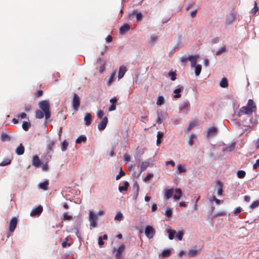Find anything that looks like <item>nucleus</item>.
I'll list each match as a JSON object with an SVG mask.
<instances>
[{"label": "nucleus", "mask_w": 259, "mask_h": 259, "mask_svg": "<svg viewBox=\"0 0 259 259\" xmlns=\"http://www.w3.org/2000/svg\"><path fill=\"white\" fill-rule=\"evenodd\" d=\"M256 106L252 100L249 99L248 101L247 105L241 108L239 111V115L240 116L247 114H251L253 112L256 110Z\"/></svg>", "instance_id": "1"}, {"label": "nucleus", "mask_w": 259, "mask_h": 259, "mask_svg": "<svg viewBox=\"0 0 259 259\" xmlns=\"http://www.w3.org/2000/svg\"><path fill=\"white\" fill-rule=\"evenodd\" d=\"M39 107L44 112L46 119L47 120L51 117L50 103L47 100H42L38 103Z\"/></svg>", "instance_id": "2"}, {"label": "nucleus", "mask_w": 259, "mask_h": 259, "mask_svg": "<svg viewBox=\"0 0 259 259\" xmlns=\"http://www.w3.org/2000/svg\"><path fill=\"white\" fill-rule=\"evenodd\" d=\"M97 215L94 213L92 211H89V221L90 226L95 228L97 225Z\"/></svg>", "instance_id": "3"}, {"label": "nucleus", "mask_w": 259, "mask_h": 259, "mask_svg": "<svg viewBox=\"0 0 259 259\" xmlns=\"http://www.w3.org/2000/svg\"><path fill=\"white\" fill-rule=\"evenodd\" d=\"M145 234L146 237L150 239L153 238L155 234V229L151 226H147L145 229Z\"/></svg>", "instance_id": "4"}, {"label": "nucleus", "mask_w": 259, "mask_h": 259, "mask_svg": "<svg viewBox=\"0 0 259 259\" xmlns=\"http://www.w3.org/2000/svg\"><path fill=\"white\" fill-rule=\"evenodd\" d=\"M80 97L76 93L73 95V100H72V106L73 109L77 111L78 110L80 106Z\"/></svg>", "instance_id": "5"}, {"label": "nucleus", "mask_w": 259, "mask_h": 259, "mask_svg": "<svg viewBox=\"0 0 259 259\" xmlns=\"http://www.w3.org/2000/svg\"><path fill=\"white\" fill-rule=\"evenodd\" d=\"M217 133V128L214 126H211L207 129L205 132V135L207 138H210L216 135Z\"/></svg>", "instance_id": "6"}, {"label": "nucleus", "mask_w": 259, "mask_h": 259, "mask_svg": "<svg viewBox=\"0 0 259 259\" xmlns=\"http://www.w3.org/2000/svg\"><path fill=\"white\" fill-rule=\"evenodd\" d=\"M18 224V219L16 217H13L10 221L9 227V231L11 233L13 232Z\"/></svg>", "instance_id": "7"}, {"label": "nucleus", "mask_w": 259, "mask_h": 259, "mask_svg": "<svg viewBox=\"0 0 259 259\" xmlns=\"http://www.w3.org/2000/svg\"><path fill=\"white\" fill-rule=\"evenodd\" d=\"M108 120L107 117L103 118L102 121L98 124V128L99 131H103L106 127Z\"/></svg>", "instance_id": "8"}, {"label": "nucleus", "mask_w": 259, "mask_h": 259, "mask_svg": "<svg viewBox=\"0 0 259 259\" xmlns=\"http://www.w3.org/2000/svg\"><path fill=\"white\" fill-rule=\"evenodd\" d=\"M43 210V207L41 205H39L37 207L34 208L30 212V215L34 217L36 215H39Z\"/></svg>", "instance_id": "9"}, {"label": "nucleus", "mask_w": 259, "mask_h": 259, "mask_svg": "<svg viewBox=\"0 0 259 259\" xmlns=\"http://www.w3.org/2000/svg\"><path fill=\"white\" fill-rule=\"evenodd\" d=\"M32 164L35 167H39L42 165V163L37 155H34L32 158Z\"/></svg>", "instance_id": "10"}, {"label": "nucleus", "mask_w": 259, "mask_h": 259, "mask_svg": "<svg viewBox=\"0 0 259 259\" xmlns=\"http://www.w3.org/2000/svg\"><path fill=\"white\" fill-rule=\"evenodd\" d=\"M55 145L54 141H50L47 145L46 151L48 154L52 153L53 152V147Z\"/></svg>", "instance_id": "11"}, {"label": "nucleus", "mask_w": 259, "mask_h": 259, "mask_svg": "<svg viewBox=\"0 0 259 259\" xmlns=\"http://www.w3.org/2000/svg\"><path fill=\"white\" fill-rule=\"evenodd\" d=\"M199 58V55L190 56L188 57V60L191 62L192 67H194L196 65L197 60Z\"/></svg>", "instance_id": "12"}, {"label": "nucleus", "mask_w": 259, "mask_h": 259, "mask_svg": "<svg viewBox=\"0 0 259 259\" xmlns=\"http://www.w3.org/2000/svg\"><path fill=\"white\" fill-rule=\"evenodd\" d=\"M126 71V67L124 66H121L119 68L118 78V79H121L122 78Z\"/></svg>", "instance_id": "13"}, {"label": "nucleus", "mask_w": 259, "mask_h": 259, "mask_svg": "<svg viewBox=\"0 0 259 259\" xmlns=\"http://www.w3.org/2000/svg\"><path fill=\"white\" fill-rule=\"evenodd\" d=\"M125 249V246L121 244L117 250V252L115 254V257L117 259H120L122 251Z\"/></svg>", "instance_id": "14"}, {"label": "nucleus", "mask_w": 259, "mask_h": 259, "mask_svg": "<svg viewBox=\"0 0 259 259\" xmlns=\"http://www.w3.org/2000/svg\"><path fill=\"white\" fill-rule=\"evenodd\" d=\"M175 191L176 194L173 196L174 199L179 200L182 196V190L180 188H176L175 189Z\"/></svg>", "instance_id": "15"}, {"label": "nucleus", "mask_w": 259, "mask_h": 259, "mask_svg": "<svg viewBox=\"0 0 259 259\" xmlns=\"http://www.w3.org/2000/svg\"><path fill=\"white\" fill-rule=\"evenodd\" d=\"M130 25L128 24H124L120 28V33L123 34L130 29Z\"/></svg>", "instance_id": "16"}, {"label": "nucleus", "mask_w": 259, "mask_h": 259, "mask_svg": "<svg viewBox=\"0 0 259 259\" xmlns=\"http://www.w3.org/2000/svg\"><path fill=\"white\" fill-rule=\"evenodd\" d=\"M24 146L21 144L16 149V153L18 155H22L24 152Z\"/></svg>", "instance_id": "17"}, {"label": "nucleus", "mask_w": 259, "mask_h": 259, "mask_svg": "<svg viewBox=\"0 0 259 259\" xmlns=\"http://www.w3.org/2000/svg\"><path fill=\"white\" fill-rule=\"evenodd\" d=\"M235 143H233L229 146L224 148L222 151L223 152H232L235 149Z\"/></svg>", "instance_id": "18"}, {"label": "nucleus", "mask_w": 259, "mask_h": 259, "mask_svg": "<svg viewBox=\"0 0 259 259\" xmlns=\"http://www.w3.org/2000/svg\"><path fill=\"white\" fill-rule=\"evenodd\" d=\"M174 191H175V190L173 188H171V189L166 190V191L165 192V198L167 199H168L170 198H171L172 196Z\"/></svg>", "instance_id": "19"}, {"label": "nucleus", "mask_w": 259, "mask_h": 259, "mask_svg": "<svg viewBox=\"0 0 259 259\" xmlns=\"http://www.w3.org/2000/svg\"><path fill=\"white\" fill-rule=\"evenodd\" d=\"M84 119L85 121V124L87 125H89L91 123L92 121V115L90 113H87Z\"/></svg>", "instance_id": "20"}, {"label": "nucleus", "mask_w": 259, "mask_h": 259, "mask_svg": "<svg viewBox=\"0 0 259 259\" xmlns=\"http://www.w3.org/2000/svg\"><path fill=\"white\" fill-rule=\"evenodd\" d=\"M167 232L168 233V238L170 240H172L176 233V231L174 230H172L171 228H169L167 229Z\"/></svg>", "instance_id": "21"}, {"label": "nucleus", "mask_w": 259, "mask_h": 259, "mask_svg": "<svg viewBox=\"0 0 259 259\" xmlns=\"http://www.w3.org/2000/svg\"><path fill=\"white\" fill-rule=\"evenodd\" d=\"M45 115L44 112L40 110H37L35 111V117L37 119H41Z\"/></svg>", "instance_id": "22"}, {"label": "nucleus", "mask_w": 259, "mask_h": 259, "mask_svg": "<svg viewBox=\"0 0 259 259\" xmlns=\"http://www.w3.org/2000/svg\"><path fill=\"white\" fill-rule=\"evenodd\" d=\"M48 185L49 182L48 181H46L43 183H40L39 184V188L44 190H47L48 189Z\"/></svg>", "instance_id": "23"}, {"label": "nucleus", "mask_w": 259, "mask_h": 259, "mask_svg": "<svg viewBox=\"0 0 259 259\" xmlns=\"http://www.w3.org/2000/svg\"><path fill=\"white\" fill-rule=\"evenodd\" d=\"M220 85L222 88H227L228 87V80L226 78L224 77L222 79V80H221L220 83Z\"/></svg>", "instance_id": "24"}, {"label": "nucleus", "mask_w": 259, "mask_h": 259, "mask_svg": "<svg viewBox=\"0 0 259 259\" xmlns=\"http://www.w3.org/2000/svg\"><path fill=\"white\" fill-rule=\"evenodd\" d=\"M128 186H129V183H128V182L125 181L124 183L123 186H119L118 190L120 192H121L123 191H126L127 190Z\"/></svg>", "instance_id": "25"}, {"label": "nucleus", "mask_w": 259, "mask_h": 259, "mask_svg": "<svg viewBox=\"0 0 259 259\" xmlns=\"http://www.w3.org/2000/svg\"><path fill=\"white\" fill-rule=\"evenodd\" d=\"M163 136V133L161 132H158L157 134V140H156V144L157 145H159L161 143V139Z\"/></svg>", "instance_id": "26"}, {"label": "nucleus", "mask_w": 259, "mask_h": 259, "mask_svg": "<svg viewBox=\"0 0 259 259\" xmlns=\"http://www.w3.org/2000/svg\"><path fill=\"white\" fill-rule=\"evenodd\" d=\"M149 165V162L147 161L143 162L141 165L140 170L141 171L145 170Z\"/></svg>", "instance_id": "27"}, {"label": "nucleus", "mask_w": 259, "mask_h": 259, "mask_svg": "<svg viewBox=\"0 0 259 259\" xmlns=\"http://www.w3.org/2000/svg\"><path fill=\"white\" fill-rule=\"evenodd\" d=\"M11 162V159L10 158H6L4 159L1 163L0 166H4L10 164Z\"/></svg>", "instance_id": "28"}, {"label": "nucleus", "mask_w": 259, "mask_h": 259, "mask_svg": "<svg viewBox=\"0 0 259 259\" xmlns=\"http://www.w3.org/2000/svg\"><path fill=\"white\" fill-rule=\"evenodd\" d=\"M217 183L219 185V187L217 190V194L218 195H221L223 192V185L220 181H218Z\"/></svg>", "instance_id": "29"}, {"label": "nucleus", "mask_w": 259, "mask_h": 259, "mask_svg": "<svg viewBox=\"0 0 259 259\" xmlns=\"http://www.w3.org/2000/svg\"><path fill=\"white\" fill-rule=\"evenodd\" d=\"M1 140L3 142H5V141H9L11 139L10 137L8 134H7L6 133H2V135H1Z\"/></svg>", "instance_id": "30"}, {"label": "nucleus", "mask_w": 259, "mask_h": 259, "mask_svg": "<svg viewBox=\"0 0 259 259\" xmlns=\"http://www.w3.org/2000/svg\"><path fill=\"white\" fill-rule=\"evenodd\" d=\"M196 138L195 134H192L189 138L188 144L190 146H192L194 144V139Z\"/></svg>", "instance_id": "31"}, {"label": "nucleus", "mask_w": 259, "mask_h": 259, "mask_svg": "<svg viewBox=\"0 0 259 259\" xmlns=\"http://www.w3.org/2000/svg\"><path fill=\"white\" fill-rule=\"evenodd\" d=\"M196 125V122H189V124L188 125V126L187 128L185 130V132L186 133L189 132L191 129L194 127Z\"/></svg>", "instance_id": "32"}, {"label": "nucleus", "mask_w": 259, "mask_h": 259, "mask_svg": "<svg viewBox=\"0 0 259 259\" xmlns=\"http://www.w3.org/2000/svg\"><path fill=\"white\" fill-rule=\"evenodd\" d=\"M195 74L196 76H198L201 72V65H196L195 67Z\"/></svg>", "instance_id": "33"}, {"label": "nucleus", "mask_w": 259, "mask_h": 259, "mask_svg": "<svg viewBox=\"0 0 259 259\" xmlns=\"http://www.w3.org/2000/svg\"><path fill=\"white\" fill-rule=\"evenodd\" d=\"M31 126L30 122L24 121L22 124V128L25 131H27Z\"/></svg>", "instance_id": "34"}, {"label": "nucleus", "mask_w": 259, "mask_h": 259, "mask_svg": "<svg viewBox=\"0 0 259 259\" xmlns=\"http://www.w3.org/2000/svg\"><path fill=\"white\" fill-rule=\"evenodd\" d=\"M164 119V115L163 113L158 114V116L156 122L158 124H161Z\"/></svg>", "instance_id": "35"}, {"label": "nucleus", "mask_w": 259, "mask_h": 259, "mask_svg": "<svg viewBox=\"0 0 259 259\" xmlns=\"http://www.w3.org/2000/svg\"><path fill=\"white\" fill-rule=\"evenodd\" d=\"M164 97L162 96H159L158 97V99H157V100L156 102V104L157 105L161 106L164 104Z\"/></svg>", "instance_id": "36"}, {"label": "nucleus", "mask_w": 259, "mask_h": 259, "mask_svg": "<svg viewBox=\"0 0 259 259\" xmlns=\"http://www.w3.org/2000/svg\"><path fill=\"white\" fill-rule=\"evenodd\" d=\"M170 254H171V251L170 250L165 249V250H163V251L161 253V255L163 257H167L170 256Z\"/></svg>", "instance_id": "37"}, {"label": "nucleus", "mask_w": 259, "mask_h": 259, "mask_svg": "<svg viewBox=\"0 0 259 259\" xmlns=\"http://www.w3.org/2000/svg\"><path fill=\"white\" fill-rule=\"evenodd\" d=\"M245 175H246V172L244 170H240L237 172V176L240 179L244 178L245 177Z\"/></svg>", "instance_id": "38"}, {"label": "nucleus", "mask_w": 259, "mask_h": 259, "mask_svg": "<svg viewBox=\"0 0 259 259\" xmlns=\"http://www.w3.org/2000/svg\"><path fill=\"white\" fill-rule=\"evenodd\" d=\"M87 141V137L85 136H80L78 137L76 140V143H80L82 142H85Z\"/></svg>", "instance_id": "39"}, {"label": "nucleus", "mask_w": 259, "mask_h": 259, "mask_svg": "<svg viewBox=\"0 0 259 259\" xmlns=\"http://www.w3.org/2000/svg\"><path fill=\"white\" fill-rule=\"evenodd\" d=\"M181 92V89L180 88L176 89L174 90V93L176 94L174 95V97L175 98H179L181 97V95L180 94Z\"/></svg>", "instance_id": "40"}, {"label": "nucleus", "mask_w": 259, "mask_h": 259, "mask_svg": "<svg viewBox=\"0 0 259 259\" xmlns=\"http://www.w3.org/2000/svg\"><path fill=\"white\" fill-rule=\"evenodd\" d=\"M98 61L101 64L99 68V71L101 73H103L105 69V63L103 62L101 59H99Z\"/></svg>", "instance_id": "41"}, {"label": "nucleus", "mask_w": 259, "mask_h": 259, "mask_svg": "<svg viewBox=\"0 0 259 259\" xmlns=\"http://www.w3.org/2000/svg\"><path fill=\"white\" fill-rule=\"evenodd\" d=\"M178 171L179 172H185L186 171V169L185 166L181 164H178L177 165Z\"/></svg>", "instance_id": "42"}, {"label": "nucleus", "mask_w": 259, "mask_h": 259, "mask_svg": "<svg viewBox=\"0 0 259 259\" xmlns=\"http://www.w3.org/2000/svg\"><path fill=\"white\" fill-rule=\"evenodd\" d=\"M115 75L116 73L115 71L112 72L110 75V76L108 80V83L109 85H110L114 81Z\"/></svg>", "instance_id": "43"}, {"label": "nucleus", "mask_w": 259, "mask_h": 259, "mask_svg": "<svg viewBox=\"0 0 259 259\" xmlns=\"http://www.w3.org/2000/svg\"><path fill=\"white\" fill-rule=\"evenodd\" d=\"M172 214V212L171 209L169 207H167L165 211V215L168 218H170L171 217Z\"/></svg>", "instance_id": "44"}, {"label": "nucleus", "mask_w": 259, "mask_h": 259, "mask_svg": "<svg viewBox=\"0 0 259 259\" xmlns=\"http://www.w3.org/2000/svg\"><path fill=\"white\" fill-rule=\"evenodd\" d=\"M123 219V215L121 212H118L114 218V220L120 221Z\"/></svg>", "instance_id": "45"}, {"label": "nucleus", "mask_w": 259, "mask_h": 259, "mask_svg": "<svg viewBox=\"0 0 259 259\" xmlns=\"http://www.w3.org/2000/svg\"><path fill=\"white\" fill-rule=\"evenodd\" d=\"M183 235H184L183 231H180L177 233L176 237L177 238L178 240L181 241L183 239Z\"/></svg>", "instance_id": "46"}, {"label": "nucleus", "mask_w": 259, "mask_h": 259, "mask_svg": "<svg viewBox=\"0 0 259 259\" xmlns=\"http://www.w3.org/2000/svg\"><path fill=\"white\" fill-rule=\"evenodd\" d=\"M125 173L122 170V168H120L119 174L116 176V180H118L121 178V177L124 176Z\"/></svg>", "instance_id": "47"}, {"label": "nucleus", "mask_w": 259, "mask_h": 259, "mask_svg": "<svg viewBox=\"0 0 259 259\" xmlns=\"http://www.w3.org/2000/svg\"><path fill=\"white\" fill-rule=\"evenodd\" d=\"M133 188L136 191V196L139 194L140 187L137 182H135L133 184Z\"/></svg>", "instance_id": "48"}, {"label": "nucleus", "mask_w": 259, "mask_h": 259, "mask_svg": "<svg viewBox=\"0 0 259 259\" xmlns=\"http://www.w3.org/2000/svg\"><path fill=\"white\" fill-rule=\"evenodd\" d=\"M68 144L66 141H64L61 145V150L63 151L66 150Z\"/></svg>", "instance_id": "49"}, {"label": "nucleus", "mask_w": 259, "mask_h": 259, "mask_svg": "<svg viewBox=\"0 0 259 259\" xmlns=\"http://www.w3.org/2000/svg\"><path fill=\"white\" fill-rule=\"evenodd\" d=\"M72 219H73L72 216L68 215L67 214H64L63 215V218H62V220L63 221H71Z\"/></svg>", "instance_id": "50"}, {"label": "nucleus", "mask_w": 259, "mask_h": 259, "mask_svg": "<svg viewBox=\"0 0 259 259\" xmlns=\"http://www.w3.org/2000/svg\"><path fill=\"white\" fill-rule=\"evenodd\" d=\"M168 76L170 77L171 80L174 81L176 79V73L174 72L171 71L168 73Z\"/></svg>", "instance_id": "51"}, {"label": "nucleus", "mask_w": 259, "mask_h": 259, "mask_svg": "<svg viewBox=\"0 0 259 259\" xmlns=\"http://www.w3.org/2000/svg\"><path fill=\"white\" fill-rule=\"evenodd\" d=\"M197 250L196 249H191L189 251V254L191 257L195 256L197 254Z\"/></svg>", "instance_id": "52"}, {"label": "nucleus", "mask_w": 259, "mask_h": 259, "mask_svg": "<svg viewBox=\"0 0 259 259\" xmlns=\"http://www.w3.org/2000/svg\"><path fill=\"white\" fill-rule=\"evenodd\" d=\"M226 51V47L224 46L222 48H221L220 50H219L217 52H216V55L217 56H219L221 54H222L223 53H224Z\"/></svg>", "instance_id": "53"}, {"label": "nucleus", "mask_w": 259, "mask_h": 259, "mask_svg": "<svg viewBox=\"0 0 259 259\" xmlns=\"http://www.w3.org/2000/svg\"><path fill=\"white\" fill-rule=\"evenodd\" d=\"M153 177V175L152 174L149 173L145 177V178L144 179V181L146 182L149 181Z\"/></svg>", "instance_id": "54"}, {"label": "nucleus", "mask_w": 259, "mask_h": 259, "mask_svg": "<svg viewBox=\"0 0 259 259\" xmlns=\"http://www.w3.org/2000/svg\"><path fill=\"white\" fill-rule=\"evenodd\" d=\"M17 117L18 118H21V119L25 118L26 117V114L24 112H22V113H20L17 114Z\"/></svg>", "instance_id": "55"}, {"label": "nucleus", "mask_w": 259, "mask_h": 259, "mask_svg": "<svg viewBox=\"0 0 259 259\" xmlns=\"http://www.w3.org/2000/svg\"><path fill=\"white\" fill-rule=\"evenodd\" d=\"M259 205V201H254L252 204L251 205V207L252 208H254L257 207Z\"/></svg>", "instance_id": "56"}, {"label": "nucleus", "mask_w": 259, "mask_h": 259, "mask_svg": "<svg viewBox=\"0 0 259 259\" xmlns=\"http://www.w3.org/2000/svg\"><path fill=\"white\" fill-rule=\"evenodd\" d=\"M258 11V8L256 2L254 3V6L252 10V13L255 14Z\"/></svg>", "instance_id": "57"}, {"label": "nucleus", "mask_w": 259, "mask_h": 259, "mask_svg": "<svg viewBox=\"0 0 259 259\" xmlns=\"http://www.w3.org/2000/svg\"><path fill=\"white\" fill-rule=\"evenodd\" d=\"M142 14L141 13L139 12L136 14V18L138 21H141L142 19Z\"/></svg>", "instance_id": "58"}, {"label": "nucleus", "mask_w": 259, "mask_h": 259, "mask_svg": "<svg viewBox=\"0 0 259 259\" xmlns=\"http://www.w3.org/2000/svg\"><path fill=\"white\" fill-rule=\"evenodd\" d=\"M104 115V112L102 110H99L97 112V116L99 118L101 119Z\"/></svg>", "instance_id": "59"}, {"label": "nucleus", "mask_w": 259, "mask_h": 259, "mask_svg": "<svg viewBox=\"0 0 259 259\" xmlns=\"http://www.w3.org/2000/svg\"><path fill=\"white\" fill-rule=\"evenodd\" d=\"M116 105H114V104H111L110 107H109L108 108V111H114L116 110Z\"/></svg>", "instance_id": "60"}, {"label": "nucleus", "mask_w": 259, "mask_h": 259, "mask_svg": "<svg viewBox=\"0 0 259 259\" xmlns=\"http://www.w3.org/2000/svg\"><path fill=\"white\" fill-rule=\"evenodd\" d=\"M165 164L168 165L169 164L171 165L172 167L175 166V163L173 160L167 161L165 162Z\"/></svg>", "instance_id": "61"}, {"label": "nucleus", "mask_w": 259, "mask_h": 259, "mask_svg": "<svg viewBox=\"0 0 259 259\" xmlns=\"http://www.w3.org/2000/svg\"><path fill=\"white\" fill-rule=\"evenodd\" d=\"M43 94V91L42 90H38L35 94V96L37 98L41 97Z\"/></svg>", "instance_id": "62"}, {"label": "nucleus", "mask_w": 259, "mask_h": 259, "mask_svg": "<svg viewBox=\"0 0 259 259\" xmlns=\"http://www.w3.org/2000/svg\"><path fill=\"white\" fill-rule=\"evenodd\" d=\"M124 158L125 161H130L131 160V156L126 153L124 155Z\"/></svg>", "instance_id": "63"}, {"label": "nucleus", "mask_w": 259, "mask_h": 259, "mask_svg": "<svg viewBox=\"0 0 259 259\" xmlns=\"http://www.w3.org/2000/svg\"><path fill=\"white\" fill-rule=\"evenodd\" d=\"M157 205L155 203H153L151 206L152 212L155 211L157 209Z\"/></svg>", "instance_id": "64"}]
</instances>
